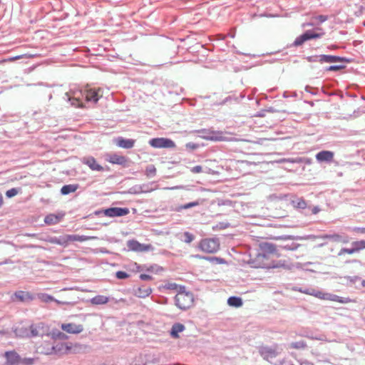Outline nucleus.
<instances>
[{
  "mask_svg": "<svg viewBox=\"0 0 365 365\" xmlns=\"http://www.w3.org/2000/svg\"><path fill=\"white\" fill-rule=\"evenodd\" d=\"M275 252L274 245L269 243H262L259 250L256 256V262L258 267L271 268L276 266L269 261L270 255Z\"/></svg>",
  "mask_w": 365,
  "mask_h": 365,
  "instance_id": "f257e3e1",
  "label": "nucleus"
},
{
  "mask_svg": "<svg viewBox=\"0 0 365 365\" xmlns=\"http://www.w3.org/2000/svg\"><path fill=\"white\" fill-rule=\"evenodd\" d=\"M299 291L302 293L314 296L320 299L337 302L342 304H346L350 302L348 298H343L336 294L324 292L323 291L315 288L299 289Z\"/></svg>",
  "mask_w": 365,
  "mask_h": 365,
  "instance_id": "f03ea898",
  "label": "nucleus"
},
{
  "mask_svg": "<svg viewBox=\"0 0 365 365\" xmlns=\"http://www.w3.org/2000/svg\"><path fill=\"white\" fill-rule=\"evenodd\" d=\"M175 304L181 309L190 308L193 303V295L191 292L185 291V287H180V290L175 297Z\"/></svg>",
  "mask_w": 365,
  "mask_h": 365,
  "instance_id": "7ed1b4c3",
  "label": "nucleus"
},
{
  "mask_svg": "<svg viewBox=\"0 0 365 365\" xmlns=\"http://www.w3.org/2000/svg\"><path fill=\"white\" fill-rule=\"evenodd\" d=\"M199 247L205 252L214 253L219 250L220 242L217 239L207 238L200 241Z\"/></svg>",
  "mask_w": 365,
  "mask_h": 365,
  "instance_id": "20e7f679",
  "label": "nucleus"
},
{
  "mask_svg": "<svg viewBox=\"0 0 365 365\" xmlns=\"http://www.w3.org/2000/svg\"><path fill=\"white\" fill-rule=\"evenodd\" d=\"M282 351V349L278 345H274L272 346H264L260 348L259 354L264 359L269 361L278 356Z\"/></svg>",
  "mask_w": 365,
  "mask_h": 365,
  "instance_id": "39448f33",
  "label": "nucleus"
},
{
  "mask_svg": "<svg viewBox=\"0 0 365 365\" xmlns=\"http://www.w3.org/2000/svg\"><path fill=\"white\" fill-rule=\"evenodd\" d=\"M149 144L155 148H173L175 147V144L172 140L165 138H153L150 140Z\"/></svg>",
  "mask_w": 365,
  "mask_h": 365,
  "instance_id": "423d86ee",
  "label": "nucleus"
},
{
  "mask_svg": "<svg viewBox=\"0 0 365 365\" xmlns=\"http://www.w3.org/2000/svg\"><path fill=\"white\" fill-rule=\"evenodd\" d=\"M67 101H70L72 106L76 107H83V98H85V91H76L71 93H66Z\"/></svg>",
  "mask_w": 365,
  "mask_h": 365,
  "instance_id": "0eeeda50",
  "label": "nucleus"
},
{
  "mask_svg": "<svg viewBox=\"0 0 365 365\" xmlns=\"http://www.w3.org/2000/svg\"><path fill=\"white\" fill-rule=\"evenodd\" d=\"M53 355L63 356L70 353L72 349V344L70 342L53 341Z\"/></svg>",
  "mask_w": 365,
  "mask_h": 365,
  "instance_id": "6e6552de",
  "label": "nucleus"
},
{
  "mask_svg": "<svg viewBox=\"0 0 365 365\" xmlns=\"http://www.w3.org/2000/svg\"><path fill=\"white\" fill-rule=\"evenodd\" d=\"M127 247L130 250L135 252H147L152 249L150 245L141 244L135 240H128Z\"/></svg>",
  "mask_w": 365,
  "mask_h": 365,
  "instance_id": "1a4fd4ad",
  "label": "nucleus"
},
{
  "mask_svg": "<svg viewBox=\"0 0 365 365\" xmlns=\"http://www.w3.org/2000/svg\"><path fill=\"white\" fill-rule=\"evenodd\" d=\"M129 212V209L127 207H110L104 210L105 215L110 217L125 216Z\"/></svg>",
  "mask_w": 365,
  "mask_h": 365,
  "instance_id": "9d476101",
  "label": "nucleus"
},
{
  "mask_svg": "<svg viewBox=\"0 0 365 365\" xmlns=\"http://www.w3.org/2000/svg\"><path fill=\"white\" fill-rule=\"evenodd\" d=\"M106 160L116 165L125 166L128 163V159L123 155H120L115 153H109L106 155Z\"/></svg>",
  "mask_w": 365,
  "mask_h": 365,
  "instance_id": "9b49d317",
  "label": "nucleus"
},
{
  "mask_svg": "<svg viewBox=\"0 0 365 365\" xmlns=\"http://www.w3.org/2000/svg\"><path fill=\"white\" fill-rule=\"evenodd\" d=\"M61 328L64 331L73 334H80L83 331V326L82 324L75 323L62 324Z\"/></svg>",
  "mask_w": 365,
  "mask_h": 365,
  "instance_id": "f8f14e48",
  "label": "nucleus"
},
{
  "mask_svg": "<svg viewBox=\"0 0 365 365\" xmlns=\"http://www.w3.org/2000/svg\"><path fill=\"white\" fill-rule=\"evenodd\" d=\"M6 358V365H20L21 357L20 355L14 351H6L4 354Z\"/></svg>",
  "mask_w": 365,
  "mask_h": 365,
  "instance_id": "ddd939ff",
  "label": "nucleus"
},
{
  "mask_svg": "<svg viewBox=\"0 0 365 365\" xmlns=\"http://www.w3.org/2000/svg\"><path fill=\"white\" fill-rule=\"evenodd\" d=\"M334 153L329 150H322L316 155V159L319 163L326 162L330 163L334 160Z\"/></svg>",
  "mask_w": 365,
  "mask_h": 365,
  "instance_id": "4468645a",
  "label": "nucleus"
},
{
  "mask_svg": "<svg viewBox=\"0 0 365 365\" xmlns=\"http://www.w3.org/2000/svg\"><path fill=\"white\" fill-rule=\"evenodd\" d=\"M81 162L88 165L90 169L92 170L96 171H103V168L97 163L96 159L93 157L89 156V157H84L82 158Z\"/></svg>",
  "mask_w": 365,
  "mask_h": 365,
  "instance_id": "2eb2a0df",
  "label": "nucleus"
},
{
  "mask_svg": "<svg viewBox=\"0 0 365 365\" xmlns=\"http://www.w3.org/2000/svg\"><path fill=\"white\" fill-rule=\"evenodd\" d=\"M314 61H319L321 63H335V62H341L343 61V58L339 56H330V55H319L314 57Z\"/></svg>",
  "mask_w": 365,
  "mask_h": 365,
  "instance_id": "dca6fc26",
  "label": "nucleus"
},
{
  "mask_svg": "<svg viewBox=\"0 0 365 365\" xmlns=\"http://www.w3.org/2000/svg\"><path fill=\"white\" fill-rule=\"evenodd\" d=\"M53 342L45 341L38 347L40 354L43 355H53Z\"/></svg>",
  "mask_w": 365,
  "mask_h": 365,
  "instance_id": "f3484780",
  "label": "nucleus"
},
{
  "mask_svg": "<svg viewBox=\"0 0 365 365\" xmlns=\"http://www.w3.org/2000/svg\"><path fill=\"white\" fill-rule=\"evenodd\" d=\"M115 143L120 148L129 149L134 146L135 140L133 139H125L122 137H119L115 140Z\"/></svg>",
  "mask_w": 365,
  "mask_h": 365,
  "instance_id": "a211bd4d",
  "label": "nucleus"
},
{
  "mask_svg": "<svg viewBox=\"0 0 365 365\" xmlns=\"http://www.w3.org/2000/svg\"><path fill=\"white\" fill-rule=\"evenodd\" d=\"M205 138L213 141H224L227 140V137L225 136L223 133L219 131L210 132Z\"/></svg>",
  "mask_w": 365,
  "mask_h": 365,
  "instance_id": "6ab92c4d",
  "label": "nucleus"
},
{
  "mask_svg": "<svg viewBox=\"0 0 365 365\" xmlns=\"http://www.w3.org/2000/svg\"><path fill=\"white\" fill-rule=\"evenodd\" d=\"M14 296L16 299L20 302H28L34 299L32 295L29 292L24 291L16 292Z\"/></svg>",
  "mask_w": 365,
  "mask_h": 365,
  "instance_id": "aec40b11",
  "label": "nucleus"
},
{
  "mask_svg": "<svg viewBox=\"0 0 365 365\" xmlns=\"http://www.w3.org/2000/svg\"><path fill=\"white\" fill-rule=\"evenodd\" d=\"M98 98L99 96L97 91L93 89H88L85 91V99L86 101L97 103Z\"/></svg>",
  "mask_w": 365,
  "mask_h": 365,
  "instance_id": "412c9836",
  "label": "nucleus"
},
{
  "mask_svg": "<svg viewBox=\"0 0 365 365\" xmlns=\"http://www.w3.org/2000/svg\"><path fill=\"white\" fill-rule=\"evenodd\" d=\"M110 301L108 297L104 295H97L90 299V302L93 305H103L107 304Z\"/></svg>",
  "mask_w": 365,
  "mask_h": 365,
  "instance_id": "4be33fe9",
  "label": "nucleus"
},
{
  "mask_svg": "<svg viewBox=\"0 0 365 365\" xmlns=\"http://www.w3.org/2000/svg\"><path fill=\"white\" fill-rule=\"evenodd\" d=\"M185 327L182 324L175 323L173 325L170 335L172 337L177 339L179 338V334L185 330Z\"/></svg>",
  "mask_w": 365,
  "mask_h": 365,
  "instance_id": "5701e85b",
  "label": "nucleus"
},
{
  "mask_svg": "<svg viewBox=\"0 0 365 365\" xmlns=\"http://www.w3.org/2000/svg\"><path fill=\"white\" fill-rule=\"evenodd\" d=\"M317 31H322V29L317 28L314 31H307L304 34L307 41L312 39V38H321L324 35L323 32H317Z\"/></svg>",
  "mask_w": 365,
  "mask_h": 365,
  "instance_id": "b1692460",
  "label": "nucleus"
},
{
  "mask_svg": "<svg viewBox=\"0 0 365 365\" xmlns=\"http://www.w3.org/2000/svg\"><path fill=\"white\" fill-rule=\"evenodd\" d=\"M96 237L93 236H86L78 235H69L70 242H84L90 240L96 239Z\"/></svg>",
  "mask_w": 365,
  "mask_h": 365,
  "instance_id": "393cba45",
  "label": "nucleus"
},
{
  "mask_svg": "<svg viewBox=\"0 0 365 365\" xmlns=\"http://www.w3.org/2000/svg\"><path fill=\"white\" fill-rule=\"evenodd\" d=\"M15 335L18 337H29V331L27 327L19 326L14 329Z\"/></svg>",
  "mask_w": 365,
  "mask_h": 365,
  "instance_id": "a878e982",
  "label": "nucleus"
},
{
  "mask_svg": "<svg viewBox=\"0 0 365 365\" xmlns=\"http://www.w3.org/2000/svg\"><path fill=\"white\" fill-rule=\"evenodd\" d=\"M319 237L322 238V239H324V240L328 239V240H332L334 242H342L344 243H346L348 242V240L343 239L341 235H337V234L324 235H322V236H321Z\"/></svg>",
  "mask_w": 365,
  "mask_h": 365,
  "instance_id": "bb28decb",
  "label": "nucleus"
},
{
  "mask_svg": "<svg viewBox=\"0 0 365 365\" xmlns=\"http://www.w3.org/2000/svg\"><path fill=\"white\" fill-rule=\"evenodd\" d=\"M78 188V185L77 184L66 185L61 187V192L62 195H68L74 192Z\"/></svg>",
  "mask_w": 365,
  "mask_h": 365,
  "instance_id": "cd10ccee",
  "label": "nucleus"
},
{
  "mask_svg": "<svg viewBox=\"0 0 365 365\" xmlns=\"http://www.w3.org/2000/svg\"><path fill=\"white\" fill-rule=\"evenodd\" d=\"M151 289L149 287H140L135 291V295L140 298L148 297L151 294Z\"/></svg>",
  "mask_w": 365,
  "mask_h": 365,
  "instance_id": "c85d7f7f",
  "label": "nucleus"
},
{
  "mask_svg": "<svg viewBox=\"0 0 365 365\" xmlns=\"http://www.w3.org/2000/svg\"><path fill=\"white\" fill-rule=\"evenodd\" d=\"M227 304L230 307H240L242 305V300L240 297H230L227 299Z\"/></svg>",
  "mask_w": 365,
  "mask_h": 365,
  "instance_id": "c756f323",
  "label": "nucleus"
},
{
  "mask_svg": "<svg viewBox=\"0 0 365 365\" xmlns=\"http://www.w3.org/2000/svg\"><path fill=\"white\" fill-rule=\"evenodd\" d=\"M60 220L61 217H58L54 214H50L46 216L44 222L47 225H56L59 222Z\"/></svg>",
  "mask_w": 365,
  "mask_h": 365,
  "instance_id": "7c9ffc66",
  "label": "nucleus"
},
{
  "mask_svg": "<svg viewBox=\"0 0 365 365\" xmlns=\"http://www.w3.org/2000/svg\"><path fill=\"white\" fill-rule=\"evenodd\" d=\"M200 204V202L199 200H197V201H195V202H188L187 204H185L183 205L178 207L175 209V210L178 211V212H180L182 210H187V209H190V208L193 207H196V206L199 205Z\"/></svg>",
  "mask_w": 365,
  "mask_h": 365,
  "instance_id": "2f4dec72",
  "label": "nucleus"
},
{
  "mask_svg": "<svg viewBox=\"0 0 365 365\" xmlns=\"http://www.w3.org/2000/svg\"><path fill=\"white\" fill-rule=\"evenodd\" d=\"M40 325H31L30 326L29 331V337L37 336L41 334L40 333Z\"/></svg>",
  "mask_w": 365,
  "mask_h": 365,
  "instance_id": "473e14b6",
  "label": "nucleus"
},
{
  "mask_svg": "<svg viewBox=\"0 0 365 365\" xmlns=\"http://www.w3.org/2000/svg\"><path fill=\"white\" fill-rule=\"evenodd\" d=\"M134 189H135V190L133 192L135 194L151 192V191L155 190V188H153V187L149 188L148 185H143L139 186L138 188L135 187Z\"/></svg>",
  "mask_w": 365,
  "mask_h": 365,
  "instance_id": "72a5a7b5",
  "label": "nucleus"
},
{
  "mask_svg": "<svg viewBox=\"0 0 365 365\" xmlns=\"http://www.w3.org/2000/svg\"><path fill=\"white\" fill-rule=\"evenodd\" d=\"M356 252L361 250L365 249V240L355 241L351 243Z\"/></svg>",
  "mask_w": 365,
  "mask_h": 365,
  "instance_id": "f704fd0d",
  "label": "nucleus"
},
{
  "mask_svg": "<svg viewBox=\"0 0 365 365\" xmlns=\"http://www.w3.org/2000/svg\"><path fill=\"white\" fill-rule=\"evenodd\" d=\"M59 245L64 247H67L71 242L69 239V235H64L59 236Z\"/></svg>",
  "mask_w": 365,
  "mask_h": 365,
  "instance_id": "c9c22d12",
  "label": "nucleus"
},
{
  "mask_svg": "<svg viewBox=\"0 0 365 365\" xmlns=\"http://www.w3.org/2000/svg\"><path fill=\"white\" fill-rule=\"evenodd\" d=\"M38 298L43 302H49L54 301V298L52 296L45 293L38 294Z\"/></svg>",
  "mask_w": 365,
  "mask_h": 365,
  "instance_id": "e433bc0d",
  "label": "nucleus"
},
{
  "mask_svg": "<svg viewBox=\"0 0 365 365\" xmlns=\"http://www.w3.org/2000/svg\"><path fill=\"white\" fill-rule=\"evenodd\" d=\"M294 206L300 209H304L307 207L305 200L302 198H298L296 200H293Z\"/></svg>",
  "mask_w": 365,
  "mask_h": 365,
  "instance_id": "4c0bfd02",
  "label": "nucleus"
},
{
  "mask_svg": "<svg viewBox=\"0 0 365 365\" xmlns=\"http://www.w3.org/2000/svg\"><path fill=\"white\" fill-rule=\"evenodd\" d=\"M155 173H156V168H155V165H149L146 167L145 174L148 177H149V178L153 177L154 175H155Z\"/></svg>",
  "mask_w": 365,
  "mask_h": 365,
  "instance_id": "58836bf2",
  "label": "nucleus"
},
{
  "mask_svg": "<svg viewBox=\"0 0 365 365\" xmlns=\"http://www.w3.org/2000/svg\"><path fill=\"white\" fill-rule=\"evenodd\" d=\"M37 361V358H21V365H34Z\"/></svg>",
  "mask_w": 365,
  "mask_h": 365,
  "instance_id": "ea45409f",
  "label": "nucleus"
},
{
  "mask_svg": "<svg viewBox=\"0 0 365 365\" xmlns=\"http://www.w3.org/2000/svg\"><path fill=\"white\" fill-rule=\"evenodd\" d=\"M182 235V240L186 243H190L194 240V235L188 232H185Z\"/></svg>",
  "mask_w": 365,
  "mask_h": 365,
  "instance_id": "a19ab883",
  "label": "nucleus"
},
{
  "mask_svg": "<svg viewBox=\"0 0 365 365\" xmlns=\"http://www.w3.org/2000/svg\"><path fill=\"white\" fill-rule=\"evenodd\" d=\"M67 336L63 333V332H61V331H58L57 333H53L52 334V339H61V340H63V339H67Z\"/></svg>",
  "mask_w": 365,
  "mask_h": 365,
  "instance_id": "79ce46f5",
  "label": "nucleus"
},
{
  "mask_svg": "<svg viewBox=\"0 0 365 365\" xmlns=\"http://www.w3.org/2000/svg\"><path fill=\"white\" fill-rule=\"evenodd\" d=\"M306 41H307V39L305 38L304 34H303L302 35L299 36V37H297L295 39V41L294 42V45L296 46H301Z\"/></svg>",
  "mask_w": 365,
  "mask_h": 365,
  "instance_id": "37998d69",
  "label": "nucleus"
},
{
  "mask_svg": "<svg viewBox=\"0 0 365 365\" xmlns=\"http://www.w3.org/2000/svg\"><path fill=\"white\" fill-rule=\"evenodd\" d=\"M280 162H289V163H302L303 160L300 158H287H287H284V159L281 160Z\"/></svg>",
  "mask_w": 365,
  "mask_h": 365,
  "instance_id": "c03bdc74",
  "label": "nucleus"
},
{
  "mask_svg": "<svg viewBox=\"0 0 365 365\" xmlns=\"http://www.w3.org/2000/svg\"><path fill=\"white\" fill-rule=\"evenodd\" d=\"M19 193V190L16 188H11L6 191V195L7 197L11 198L12 197H14Z\"/></svg>",
  "mask_w": 365,
  "mask_h": 365,
  "instance_id": "a18cd8bd",
  "label": "nucleus"
},
{
  "mask_svg": "<svg viewBox=\"0 0 365 365\" xmlns=\"http://www.w3.org/2000/svg\"><path fill=\"white\" fill-rule=\"evenodd\" d=\"M355 250L354 249V247H352L351 248L349 249V248H342L339 252V255H342L345 253H347V254H349V255H351L353 253H355Z\"/></svg>",
  "mask_w": 365,
  "mask_h": 365,
  "instance_id": "49530a36",
  "label": "nucleus"
},
{
  "mask_svg": "<svg viewBox=\"0 0 365 365\" xmlns=\"http://www.w3.org/2000/svg\"><path fill=\"white\" fill-rule=\"evenodd\" d=\"M115 276L119 279H126L129 277V275L126 272H123V271L117 272L115 274Z\"/></svg>",
  "mask_w": 365,
  "mask_h": 365,
  "instance_id": "de8ad7c7",
  "label": "nucleus"
},
{
  "mask_svg": "<svg viewBox=\"0 0 365 365\" xmlns=\"http://www.w3.org/2000/svg\"><path fill=\"white\" fill-rule=\"evenodd\" d=\"M298 246H299V245L292 242L290 245L287 244V245H284L283 248H284L286 250H296L298 247Z\"/></svg>",
  "mask_w": 365,
  "mask_h": 365,
  "instance_id": "09e8293b",
  "label": "nucleus"
},
{
  "mask_svg": "<svg viewBox=\"0 0 365 365\" xmlns=\"http://www.w3.org/2000/svg\"><path fill=\"white\" fill-rule=\"evenodd\" d=\"M346 279L349 281L351 283H356L358 281L361 280V278L358 276H354V277H346Z\"/></svg>",
  "mask_w": 365,
  "mask_h": 365,
  "instance_id": "8fccbe9b",
  "label": "nucleus"
},
{
  "mask_svg": "<svg viewBox=\"0 0 365 365\" xmlns=\"http://www.w3.org/2000/svg\"><path fill=\"white\" fill-rule=\"evenodd\" d=\"M344 66H330L327 68V71H339L342 69Z\"/></svg>",
  "mask_w": 365,
  "mask_h": 365,
  "instance_id": "3c124183",
  "label": "nucleus"
},
{
  "mask_svg": "<svg viewBox=\"0 0 365 365\" xmlns=\"http://www.w3.org/2000/svg\"><path fill=\"white\" fill-rule=\"evenodd\" d=\"M202 171V167L200 165H196L191 168V172L192 173H200Z\"/></svg>",
  "mask_w": 365,
  "mask_h": 365,
  "instance_id": "603ef678",
  "label": "nucleus"
},
{
  "mask_svg": "<svg viewBox=\"0 0 365 365\" xmlns=\"http://www.w3.org/2000/svg\"><path fill=\"white\" fill-rule=\"evenodd\" d=\"M168 289H174V290H176L177 292H178V291L180 290V287H178L176 284L175 283H172V284H169L168 285Z\"/></svg>",
  "mask_w": 365,
  "mask_h": 365,
  "instance_id": "864d4df0",
  "label": "nucleus"
},
{
  "mask_svg": "<svg viewBox=\"0 0 365 365\" xmlns=\"http://www.w3.org/2000/svg\"><path fill=\"white\" fill-rule=\"evenodd\" d=\"M140 279L145 280V281L150 280L152 279L151 276H150L149 274H141L140 275Z\"/></svg>",
  "mask_w": 365,
  "mask_h": 365,
  "instance_id": "5fc2aeb1",
  "label": "nucleus"
},
{
  "mask_svg": "<svg viewBox=\"0 0 365 365\" xmlns=\"http://www.w3.org/2000/svg\"><path fill=\"white\" fill-rule=\"evenodd\" d=\"M49 242L52 244L59 245V237H53L49 240Z\"/></svg>",
  "mask_w": 365,
  "mask_h": 365,
  "instance_id": "6e6d98bb",
  "label": "nucleus"
},
{
  "mask_svg": "<svg viewBox=\"0 0 365 365\" xmlns=\"http://www.w3.org/2000/svg\"><path fill=\"white\" fill-rule=\"evenodd\" d=\"M186 147L187 148H190V149H196L197 148V145L193 143H188L186 144Z\"/></svg>",
  "mask_w": 365,
  "mask_h": 365,
  "instance_id": "4d7b16f0",
  "label": "nucleus"
},
{
  "mask_svg": "<svg viewBox=\"0 0 365 365\" xmlns=\"http://www.w3.org/2000/svg\"><path fill=\"white\" fill-rule=\"evenodd\" d=\"M304 344L303 343H294V344H292V347L293 348H296V349H298V348H300V347H304Z\"/></svg>",
  "mask_w": 365,
  "mask_h": 365,
  "instance_id": "13d9d810",
  "label": "nucleus"
},
{
  "mask_svg": "<svg viewBox=\"0 0 365 365\" xmlns=\"http://www.w3.org/2000/svg\"><path fill=\"white\" fill-rule=\"evenodd\" d=\"M316 19H318L321 23H322L327 19V17L326 16L319 15L317 17H316Z\"/></svg>",
  "mask_w": 365,
  "mask_h": 365,
  "instance_id": "bf43d9fd",
  "label": "nucleus"
},
{
  "mask_svg": "<svg viewBox=\"0 0 365 365\" xmlns=\"http://www.w3.org/2000/svg\"><path fill=\"white\" fill-rule=\"evenodd\" d=\"M354 230L357 232H360L362 234L365 233V227H357V228H355Z\"/></svg>",
  "mask_w": 365,
  "mask_h": 365,
  "instance_id": "052dcab7",
  "label": "nucleus"
},
{
  "mask_svg": "<svg viewBox=\"0 0 365 365\" xmlns=\"http://www.w3.org/2000/svg\"><path fill=\"white\" fill-rule=\"evenodd\" d=\"M319 211L320 209L317 206L314 207L312 210V212L313 214H317Z\"/></svg>",
  "mask_w": 365,
  "mask_h": 365,
  "instance_id": "680f3d73",
  "label": "nucleus"
},
{
  "mask_svg": "<svg viewBox=\"0 0 365 365\" xmlns=\"http://www.w3.org/2000/svg\"><path fill=\"white\" fill-rule=\"evenodd\" d=\"M300 365H314V364L308 361H304L301 362Z\"/></svg>",
  "mask_w": 365,
  "mask_h": 365,
  "instance_id": "e2e57ef3",
  "label": "nucleus"
},
{
  "mask_svg": "<svg viewBox=\"0 0 365 365\" xmlns=\"http://www.w3.org/2000/svg\"><path fill=\"white\" fill-rule=\"evenodd\" d=\"M22 58V56H15V57H13V58H11L9 59V61H14V60H18V59H20Z\"/></svg>",
  "mask_w": 365,
  "mask_h": 365,
  "instance_id": "0e129e2a",
  "label": "nucleus"
},
{
  "mask_svg": "<svg viewBox=\"0 0 365 365\" xmlns=\"http://www.w3.org/2000/svg\"><path fill=\"white\" fill-rule=\"evenodd\" d=\"M148 271H149V272H155V267H153V266H151L150 268L148 269Z\"/></svg>",
  "mask_w": 365,
  "mask_h": 365,
  "instance_id": "69168bd1",
  "label": "nucleus"
},
{
  "mask_svg": "<svg viewBox=\"0 0 365 365\" xmlns=\"http://www.w3.org/2000/svg\"><path fill=\"white\" fill-rule=\"evenodd\" d=\"M55 302H56L58 304H66V302H61V301H58L57 299H54V301Z\"/></svg>",
  "mask_w": 365,
  "mask_h": 365,
  "instance_id": "338daca9",
  "label": "nucleus"
},
{
  "mask_svg": "<svg viewBox=\"0 0 365 365\" xmlns=\"http://www.w3.org/2000/svg\"><path fill=\"white\" fill-rule=\"evenodd\" d=\"M3 202H4V200H3V196H2V195L0 193V207L2 205Z\"/></svg>",
  "mask_w": 365,
  "mask_h": 365,
  "instance_id": "774afa93",
  "label": "nucleus"
}]
</instances>
